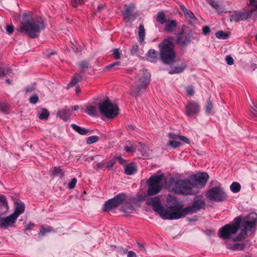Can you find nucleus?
<instances>
[{"label": "nucleus", "mask_w": 257, "mask_h": 257, "mask_svg": "<svg viewBox=\"0 0 257 257\" xmlns=\"http://www.w3.org/2000/svg\"><path fill=\"white\" fill-rule=\"evenodd\" d=\"M256 223L257 214L255 212L250 213L243 219L238 216L234 219L232 224H227L219 230V236L223 239L228 238L240 228L241 232L233 238V240L240 241L254 232Z\"/></svg>", "instance_id": "f257e3e1"}, {"label": "nucleus", "mask_w": 257, "mask_h": 257, "mask_svg": "<svg viewBox=\"0 0 257 257\" xmlns=\"http://www.w3.org/2000/svg\"><path fill=\"white\" fill-rule=\"evenodd\" d=\"M145 200V194H140L136 197L127 199V196L124 193H119L108 201L104 204L103 210L104 212L111 210L125 203L122 207V210L125 213H131L134 208L139 207Z\"/></svg>", "instance_id": "f03ea898"}, {"label": "nucleus", "mask_w": 257, "mask_h": 257, "mask_svg": "<svg viewBox=\"0 0 257 257\" xmlns=\"http://www.w3.org/2000/svg\"><path fill=\"white\" fill-rule=\"evenodd\" d=\"M167 203L169 205L168 209L165 208L162 206L160 199L157 197L148 199L147 201V203L152 205L154 210L163 219H178L188 214L186 207L183 208L182 205L175 208H170V196L168 198Z\"/></svg>", "instance_id": "7ed1b4c3"}, {"label": "nucleus", "mask_w": 257, "mask_h": 257, "mask_svg": "<svg viewBox=\"0 0 257 257\" xmlns=\"http://www.w3.org/2000/svg\"><path fill=\"white\" fill-rule=\"evenodd\" d=\"M45 28L43 20L41 18H32L28 13H24L22 17V21L18 32L25 33L31 38L39 37L40 32Z\"/></svg>", "instance_id": "20e7f679"}, {"label": "nucleus", "mask_w": 257, "mask_h": 257, "mask_svg": "<svg viewBox=\"0 0 257 257\" xmlns=\"http://www.w3.org/2000/svg\"><path fill=\"white\" fill-rule=\"evenodd\" d=\"M173 40V38L169 37L164 39L159 44L160 58L163 63L166 64H171L174 63L176 58Z\"/></svg>", "instance_id": "39448f33"}, {"label": "nucleus", "mask_w": 257, "mask_h": 257, "mask_svg": "<svg viewBox=\"0 0 257 257\" xmlns=\"http://www.w3.org/2000/svg\"><path fill=\"white\" fill-rule=\"evenodd\" d=\"M257 18V0H249L245 9L235 11L230 16V20L234 22L244 21L248 18Z\"/></svg>", "instance_id": "423d86ee"}, {"label": "nucleus", "mask_w": 257, "mask_h": 257, "mask_svg": "<svg viewBox=\"0 0 257 257\" xmlns=\"http://www.w3.org/2000/svg\"><path fill=\"white\" fill-rule=\"evenodd\" d=\"M193 186L189 179L177 180L173 183V189L176 194L180 195H192Z\"/></svg>", "instance_id": "0eeeda50"}, {"label": "nucleus", "mask_w": 257, "mask_h": 257, "mask_svg": "<svg viewBox=\"0 0 257 257\" xmlns=\"http://www.w3.org/2000/svg\"><path fill=\"white\" fill-rule=\"evenodd\" d=\"M99 109L101 113L106 117L113 118L118 113V107L112 104L109 100L105 99L99 103Z\"/></svg>", "instance_id": "6e6552de"}, {"label": "nucleus", "mask_w": 257, "mask_h": 257, "mask_svg": "<svg viewBox=\"0 0 257 257\" xmlns=\"http://www.w3.org/2000/svg\"><path fill=\"white\" fill-rule=\"evenodd\" d=\"M139 45H134L131 50V54L139 57H143L144 54V41L145 39V28L143 25H140L139 28Z\"/></svg>", "instance_id": "1a4fd4ad"}, {"label": "nucleus", "mask_w": 257, "mask_h": 257, "mask_svg": "<svg viewBox=\"0 0 257 257\" xmlns=\"http://www.w3.org/2000/svg\"><path fill=\"white\" fill-rule=\"evenodd\" d=\"M189 178L194 188L201 189L206 184L209 175L205 172L197 173L191 176Z\"/></svg>", "instance_id": "9d476101"}, {"label": "nucleus", "mask_w": 257, "mask_h": 257, "mask_svg": "<svg viewBox=\"0 0 257 257\" xmlns=\"http://www.w3.org/2000/svg\"><path fill=\"white\" fill-rule=\"evenodd\" d=\"M206 197L210 201L222 202L226 199V195L219 187H215L207 192Z\"/></svg>", "instance_id": "9b49d317"}, {"label": "nucleus", "mask_w": 257, "mask_h": 257, "mask_svg": "<svg viewBox=\"0 0 257 257\" xmlns=\"http://www.w3.org/2000/svg\"><path fill=\"white\" fill-rule=\"evenodd\" d=\"M162 175L152 176L149 180L150 185L148 194L150 195L157 194L161 189L163 178Z\"/></svg>", "instance_id": "f8f14e48"}, {"label": "nucleus", "mask_w": 257, "mask_h": 257, "mask_svg": "<svg viewBox=\"0 0 257 257\" xmlns=\"http://www.w3.org/2000/svg\"><path fill=\"white\" fill-rule=\"evenodd\" d=\"M144 90L145 75L143 72L141 76L138 78V81L131 87V94L137 99L143 94Z\"/></svg>", "instance_id": "ddd939ff"}, {"label": "nucleus", "mask_w": 257, "mask_h": 257, "mask_svg": "<svg viewBox=\"0 0 257 257\" xmlns=\"http://www.w3.org/2000/svg\"><path fill=\"white\" fill-rule=\"evenodd\" d=\"M135 6L131 4L130 5H125L124 10L122 12L124 20L128 23L134 21L138 16V13L135 12Z\"/></svg>", "instance_id": "4468645a"}, {"label": "nucleus", "mask_w": 257, "mask_h": 257, "mask_svg": "<svg viewBox=\"0 0 257 257\" xmlns=\"http://www.w3.org/2000/svg\"><path fill=\"white\" fill-rule=\"evenodd\" d=\"M192 32H181L178 34L176 37V43L181 46H186L188 45L191 41Z\"/></svg>", "instance_id": "2eb2a0df"}, {"label": "nucleus", "mask_w": 257, "mask_h": 257, "mask_svg": "<svg viewBox=\"0 0 257 257\" xmlns=\"http://www.w3.org/2000/svg\"><path fill=\"white\" fill-rule=\"evenodd\" d=\"M205 202L202 199L195 200L191 206L186 207L188 214L196 213L201 209H204Z\"/></svg>", "instance_id": "dca6fc26"}, {"label": "nucleus", "mask_w": 257, "mask_h": 257, "mask_svg": "<svg viewBox=\"0 0 257 257\" xmlns=\"http://www.w3.org/2000/svg\"><path fill=\"white\" fill-rule=\"evenodd\" d=\"M17 218L12 214L5 217H0V226L2 228L11 227L14 224Z\"/></svg>", "instance_id": "f3484780"}, {"label": "nucleus", "mask_w": 257, "mask_h": 257, "mask_svg": "<svg viewBox=\"0 0 257 257\" xmlns=\"http://www.w3.org/2000/svg\"><path fill=\"white\" fill-rule=\"evenodd\" d=\"M200 108V106L198 103L195 102H189L186 105V113L188 115L198 114Z\"/></svg>", "instance_id": "a211bd4d"}, {"label": "nucleus", "mask_w": 257, "mask_h": 257, "mask_svg": "<svg viewBox=\"0 0 257 257\" xmlns=\"http://www.w3.org/2000/svg\"><path fill=\"white\" fill-rule=\"evenodd\" d=\"M179 7L180 10L183 13L186 18L189 20L190 23L196 22L197 19L194 14L190 10L187 9L183 5H180Z\"/></svg>", "instance_id": "6ab92c4d"}, {"label": "nucleus", "mask_w": 257, "mask_h": 257, "mask_svg": "<svg viewBox=\"0 0 257 257\" xmlns=\"http://www.w3.org/2000/svg\"><path fill=\"white\" fill-rule=\"evenodd\" d=\"M70 115V110L67 107L58 110L57 112V116H59L65 121H67Z\"/></svg>", "instance_id": "aec40b11"}, {"label": "nucleus", "mask_w": 257, "mask_h": 257, "mask_svg": "<svg viewBox=\"0 0 257 257\" xmlns=\"http://www.w3.org/2000/svg\"><path fill=\"white\" fill-rule=\"evenodd\" d=\"M124 173L127 175H131L137 171V168L135 163H131L124 166Z\"/></svg>", "instance_id": "412c9836"}, {"label": "nucleus", "mask_w": 257, "mask_h": 257, "mask_svg": "<svg viewBox=\"0 0 257 257\" xmlns=\"http://www.w3.org/2000/svg\"><path fill=\"white\" fill-rule=\"evenodd\" d=\"M25 210V205L22 202L18 203L12 214L17 219L18 216Z\"/></svg>", "instance_id": "4be33fe9"}, {"label": "nucleus", "mask_w": 257, "mask_h": 257, "mask_svg": "<svg viewBox=\"0 0 257 257\" xmlns=\"http://www.w3.org/2000/svg\"><path fill=\"white\" fill-rule=\"evenodd\" d=\"M164 30L167 32L172 33L177 27V22L175 20H172L170 21H167Z\"/></svg>", "instance_id": "5701e85b"}, {"label": "nucleus", "mask_w": 257, "mask_h": 257, "mask_svg": "<svg viewBox=\"0 0 257 257\" xmlns=\"http://www.w3.org/2000/svg\"><path fill=\"white\" fill-rule=\"evenodd\" d=\"M71 126L74 131H75L76 132H77L78 134L81 135H86L87 133L90 132V130L88 129H86L84 127H81L78 126V125L74 123L71 124Z\"/></svg>", "instance_id": "b1692460"}, {"label": "nucleus", "mask_w": 257, "mask_h": 257, "mask_svg": "<svg viewBox=\"0 0 257 257\" xmlns=\"http://www.w3.org/2000/svg\"><path fill=\"white\" fill-rule=\"evenodd\" d=\"M168 136L171 139L179 140L186 144H190L189 140L185 136H182L171 133L169 134Z\"/></svg>", "instance_id": "393cba45"}, {"label": "nucleus", "mask_w": 257, "mask_h": 257, "mask_svg": "<svg viewBox=\"0 0 257 257\" xmlns=\"http://www.w3.org/2000/svg\"><path fill=\"white\" fill-rule=\"evenodd\" d=\"M53 229L50 226L47 225H42L40 229L38 235L40 237L45 235L46 233L53 231Z\"/></svg>", "instance_id": "a878e982"}, {"label": "nucleus", "mask_w": 257, "mask_h": 257, "mask_svg": "<svg viewBox=\"0 0 257 257\" xmlns=\"http://www.w3.org/2000/svg\"><path fill=\"white\" fill-rule=\"evenodd\" d=\"M186 68V65L185 63H182L178 66H176L172 68V70L169 72L170 74L175 73H180L183 71Z\"/></svg>", "instance_id": "bb28decb"}, {"label": "nucleus", "mask_w": 257, "mask_h": 257, "mask_svg": "<svg viewBox=\"0 0 257 257\" xmlns=\"http://www.w3.org/2000/svg\"><path fill=\"white\" fill-rule=\"evenodd\" d=\"M50 172L54 176H59L60 178H62L64 175V171L60 167H55L52 168Z\"/></svg>", "instance_id": "cd10ccee"}, {"label": "nucleus", "mask_w": 257, "mask_h": 257, "mask_svg": "<svg viewBox=\"0 0 257 257\" xmlns=\"http://www.w3.org/2000/svg\"><path fill=\"white\" fill-rule=\"evenodd\" d=\"M226 245L228 248L233 250H242L244 247V244L242 243H227Z\"/></svg>", "instance_id": "c85d7f7f"}, {"label": "nucleus", "mask_w": 257, "mask_h": 257, "mask_svg": "<svg viewBox=\"0 0 257 257\" xmlns=\"http://www.w3.org/2000/svg\"><path fill=\"white\" fill-rule=\"evenodd\" d=\"M148 60L151 62H155L157 61V52L154 50H150L148 53Z\"/></svg>", "instance_id": "c756f323"}, {"label": "nucleus", "mask_w": 257, "mask_h": 257, "mask_svg": "<svg viewBox=\"0 0 257 257\" xmlns=\"http://www.w3.org/2000/svg\"><path fill=\"white\" fill-rule=\"evenodd\" d=\"M86 113L90 116H96L97 115V109L94 106H87L85 110Z\"/></svg>", "instance_id": "7c9ffc66"}, {"label": "nucleus", "mask_w": 257, "mask_h": 257, "mask_svg": "<svg viewBox=\"0 0 257 257\" xmlns=\"http://www.w3.org/2000/svg\"><path fill=\"white\" fill-rule=\"evenodd\" d=\"M157 21L160 24L163 25L167 22L165 14L162 12H159L157 15Z\"/></svg>", "instance_id": "2f4dec72"}, {"label": "nucleus", "mask_w": 257, "mask_h": 257, "mask_svg": "<svg viewBox=\"0 0 257 257\" xmlns=\"http://www.w3.org/2000/svg\"><path fill=\"white\" fill-rule=\"evenodd\" d=\"M82 79V77L78 74H75L72 78L71 81L68 84L69 87L73 86Z\"/></svg>", "instance_id": "473e14b6"}, {"label": "nucleus", "mask_w": 257, "mask_h": 257, "mask_svg": "<svg viewBox=\"0 0 257 257\" xmlns=\"http://www.w3.org/2000/svg\"><path fill=\"white\" fill-rule=\"evenodd\" d=\"M241 188L240 185L236 182H233L230 186L231 191L233 193H237L240 191Z\"/></svg>", "instance_id": "72a5a7b5"}, {"label": "nucleus", "mask_w": 257, "mask_h": 257, "mask_svg": "<svg viewBox=\"0 0 257 257\" xmlns=\"http://www.w3.org/2000/svg\"><path fill=\"white\" fill-rule=\"evenodd\" d=\"M50 115V113L48 111V110L46 108H42L41 112H39V118L40 119H47L49 116Z\"/></svg>", "instance_id": "f704fd0d"}, {"label": "nucleus", "mask_w": 257, "mask_h": 257, "mask_svg": "<svg viewBox=\"0 0 257 257\" xmlns=\"http://www.w3.org/2000/svg\"><path fill=\"white\" fill-rule=\"evenodd\" d=\"M9 105L6 102L0 101V111L5 113H9Z\"/></svg>", "instance_id": "c9c22d12"}, {"label": "nucleus", "mask_w": 257, "mask_h": 257, "mask_svg": "<svg viewBox=\"0 0 257 257\" xmlns=\"http://www.w3.org/2000/svg\"><path fill=\"white\" fill-rule=\"evenodd\" d=\"M213 110V104L209 99H207L205 105V112L207 114H210Z\"/></svg>", "instance_id": "e433bc0d"}, {"label": "nucleus", "mask_w": 257, "mask_h": 257, "mask_svg": "<svg viewBox=\"0 0 257 257\" xmlns=\"http://www.w3.org/2000/svg\"><path fill=\"white\" fill-rule=\"evenodd\" d=\"M11 73V70L8 68H3L0 67V77H4L8 75Z\"/></svg>", "instance_id": "4c0bfd02"}, {"label": "nucleus", "mask_w": 257, "mask_h": 257, "mask_svg": "<svg viewBox=\"0 0 257 257\" xmlns=\"http://www.w3.org/2000/svg\"><path fill=\"white\" fill-rule=\"evenodd\" d=\"M215 36L217 38L223 40L226 39L228 37V34L222 31H219L216 32Z\"/></svg>", "instance_id": "58836bf2"}, {"label": "nucleus", "mask_w": 257, "mask_h": 257, "mask_svg": "<svg viewBox=\"0 0 257 257\" xmlns=\"http://www.w3.org/2000/svg\"><path fill=\"white\" fill-rule=\"evenodd\" d=\"M168 145L172 148L176 149L179 148L181 145V143L177 141L176 140L172 139L169 141Z\"/></svg>", "instance_id": "ea45409f"}, {"label": "nucleus", "mask_w": 257, "mask_h": 257, "mask_svg": "<svg viewBox=\"0 0 257 257\" xmlns=\"http://www.w3.org/2000/svg\"><path fill=\"white\" fill-rule=\"evenodd\" d=\"M99 138L96 136H92L88 137L86 140V144L88 145H91L94 143L98 142Z\"/></svg>", "instance_id": "a19ab883"}, {"label": "nucleus", "mask_w": 257, "mask_h": 257, "mask_svg": "<svg viewBox=\"0 0 257 257\" xmlns=\"http://www.w3.org/2000/svg\"><path fill=\"white\" fill-rule=\"evenodd\" d=\"M0 206H3L6 208H8L7 200L4 196H0Z\"/></svg>", "instance_id": "79ce46f5"}, {"label": "nucleus", "mask_w": 257, "mask_h": 257, "mask_svg": "<svg viewBox=\"0 0 257 257\" xmlns=\"http://www.w3.org/2000/svg\"><path fill=\"white\" fill-rule=\"evenodd\" d=\"M84 3V0H72L71 5L73 7H76L78 5H81Z\"/></svg>", "instance_id": "37998d69"}, {"label": "nucleus", "mask_w": 257, "mask_h": 257, "mask_svg": "<svg viewBox=\"0 0 257 257\" xmlns=\"http://www.w3.org/2000/svg\"><path fill=\"white\" fill-rule=\"evenodd\" d=\"M187 94L189 96H193L194 94V88L192 86H188L185 88Z\"/></svg>", "instance_id": "c03bdc74"}, {"label": "nucleus", "mask_w": 257, "mask_h": 257, "mask_svg": "<svg viewBox=\"0 0 257 257\" xmlns=\"http://www.w3.org/2000/svg\"><path fill=\"white\" fill-rule=\"evenodd\" d=\"M88 67L89 63L86 61H83L80 64L79 68L81 71H83L85 69L88 68Z\"/></svg>", "instance_id": "a18cd8bd"}, {"label": "nucleus", "mask_w": 257, "mask_h": 257, "mask_svg": "<svg viewBox=\"0 0 257 257\" xmlns=\"http://www.w3.org/2000/svg\"><path fill=\"white\" fill-rule=\"evenodd\" d=\"M252 105H250V107L251 109V113L255 116H257V105L253 102H252Z\"/></svg>", "instance_id": "49530a36"}, {"label": "nucleus", "mask_w": 257, "mask_h": 257, "mask_svg": "<svg viewBox=\"0 0 257 257\" xmlns=\"http://www.w3.org/2000/svg\"><path fill=\"white\" fill-rule=\"evenodd\" d=\"M38 100V96L36 94L32 95L29 99L30 102L32 104H36Z\"/></svg>", "instance_id": "de8ad7c7"}, {"label": "nucleus", "mask_w": 257, "mask_h": 257, "mask_svg": "<svg viewBox=\"0 0 257 257\" xmlns=\"http://www.w3.org/2000/svg\"><path fill=\"white\" fill-rule=\"evenodd\" d=\"M113 55L115 59H119L120 58L121 53L119 49H114L113 52Z\"/></svg>", "instance_id": "09e8293b"}, {"label": "nucleus", "mask_w": 257, "mask_h": 257, "mask_svg": "<svg viewBox=\"0 0 257 257\" xmlns=\"http://www.w3.org/2000/svg\"><path fill=\"white\" fill-rule=\"evenodd\" d=\"M76 183H77V179H76V178H73L71 180L70 182L68 184V188L69 189H73L75 187Z\"/></svg>", "instance_id": "8fccbe9b"}, {"label": "nucleus", "mask_w": 257, "mask_h": 257, "mask_svg": "<svg viewBox=\"0 0 257 257\" xmlns=\"http://www.w3.org/2000/svg\"><path fill=\"white\" fill-rule=\"evenodd\" d=\"M6 31L9 35H11L14 31V27L12 25H8L6 27Z\"/></svg>", "instance_id": "3c124183"}, {"label": "nucleus", "mask_w": 257, "mask_h": 257, "mask_svg": "<svg viewBox=\"0 0 257 257\" xmlns=\"http://www.w3.org/2000/svg\"><path fill=\"white\" fill-rule=\"evenodd\" d=\"M210 5H211L213 8L216 9L217 11H219V6L218 4L215 1L213 0H210L209 2Z\"/></svg>", "instance_id": "603ef678"}, {"label": "nucleus", "mask_w": 257, "mask_h": 257, "mask_svg": "<svg viewBox=\"0 0 257 257\" xmlns=\"http://www.w3.org/2000/svg\"><path fill=\"white\" fill-rule=\"evenodd\" d=\"M120 64V62H115L113 63L110 64L105 67V69H109L115 66H118Z\"/></svg>", "instance_id": "864d4df0"}, {"label": "nucleus", "mask_w": 257, "mask_h": 257, "mask_svg": "<svg viewBox=\"0 0 257 257\" xmlns=\"http://www.w3.org/2000/svg\"><path fill=\"white\" fill-rule=\"evenodd\" d=\"M116 161L115 159H113L110 160L107 164L106 165V168L109 169L111 168L113 165L115 164Z\"/></svg>", "instance_id": "5fc2aeb1"}, {"label": "nucleus", "mask_w": 257, "mask_h": 257, "mask_svg": "<svg viewBox=\"0 0 257 257\" xmlns=\"http://www.w3.org/2000/svg\"><path fill=\"white\" fill-rule=\"evenodd\" d=\"M202 32H203V34L204 35L206 36V35H208L210 33V29L207 26L203 27V28H202Z\"/></svg>", "instance_id": "6e6d98bb"}, {"label": "nucleus", "mask_w": 257, "mask_h": 257, "mask_svg": "<svg viewBox=\"0 0 257 257\" xmlns=\"http://www.w3.org/2000/svg\"><path fill=\"white\" fill-rule=\"evenodd\" d=\"M225 60L228 65H231L233 64V59L230 56H226Z\"/></svg>", "instance_id": "4d7b16f0"}, {"label": "nucleus", "mask_w": 257, "mask_h": 257, "mask_svg": "<svg viewBox=\"0 0 257 257\" xmlns=\"http://www.w3.org/2000/svg\"><path fill=\"white\" fill-rule=\"evenodd\" d=\"M97 167L99 169L104 170L106 168V165L104 162H100L97 164Z\"/></svg>", "instance_id": "13d9d810"}, {"label": "nucleus", "mask_w": 257, "mask_h": 257, "mask_svg": "<svg viewBox=\"0 0 257 257\" xmlns=\"http://www.w3.org/2000/svg\"><path fill=\"white\" fill-rule=\"evenodd\" d=\"M124 150L127 153L133 152L134 151V148L132 146H126Z\"/></svg>", "instance_id": "bf43d9fd"}, {"label": "nucleus", "mask_w": 257, "mask_h": 257, "mask_svg": "<svg viewBox=\"0 0 257 257\" xmlns=\"http://www.w3.org/2000/svg\"><path fill=\"white\" fill-rule=\"evenodd\" d=\"M127 257H137L136 253L133 251L127 252Z\"/></svg>", "instance_id": "052dcab7"}, {"label": "nucleus", "mask_w": 257, "mask_h": 257, "mask_svg": "<svg viewBox=\"0 0 257 257\" xmlns=\"http://www.w3.org/2000/svg\"><path fill=\"white\" fill-rule=\"evenodd\" d=\"M116 159L120 164H124L125 163V160L123 159L121 156L117 157Z\"/></svg>", "instance_id": "680f3d73"}, {"label": "nucleus", "mask_w": 257, "mask_h": 257, "mask_svg": "<svg viewBox=\"0 0 257 257\" xmlns=\"http://www.w3.org/2000/svg\"><path fill=\"white\" fill-rule=\"evenodd\" d=\"M34 225V224L33 223H30L29 225L25 227V230H31Z\"/></svg>", "instance_id": "e2e57ef3"}, {"label": "nucleus", "mask_w": 257, "mask_h": 257, "mask_svg": "<svg viewBox=\"0 0 257 257\" xmlns=\"http://www.w3.org/2000/svg\"><path fill=\"white\" fill-rule=\"evenodd\" d=\"M72 108L73 110H76L79 108V106L78 105H75L72 106Z\"/></svg>", "instance_id": "0e129e2a"}, {"label": "nucleus", "mask_w": 257, "mask_h": 257, "mask_svg": "<svg viewBox=\"0 0 257 257\" xmlns=\"http://www.w3.org/2000/svg\"><path fill=\"white\" fill-rule=\"evenodd\" d=\"M80 91V88L79 86L76 87V92L77 93H78Z\"/></svg>", "instance_id": "69168bd1"}, {"label": "nucleus", "mask_w": 257, "mask_h": 257, "mask_svg": "<svg viewBox=\"0 0 257 257\" xmlns=\"http://www.w3.org/2000/svg\"><path fill=\"white\" fill-rule=\"evenodd\" d=\"M128 127L132 130H135V127L133 125H128Z\"/></svg>", "instance_id": "338daca9"}, {"label": "nucleus", "mask_w": 257, "mask_h": 257, "mask_svg": "<svg viewBox=\"0 0 257 257\" xmlns=\"http://www.w3.org/2000/svg\"><path fill=\"white\" fill-rule=\"evenodd\" d=\"M103 7L102 6H99L97 7V9L98 11H100L103 9Z\"/></svg>", "instance_id": "774afa93"}]
</instances>
